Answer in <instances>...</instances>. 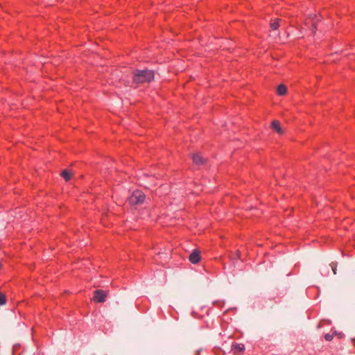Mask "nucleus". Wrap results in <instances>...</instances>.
Segmentation results:
<instances>
[{"mask_svg": "<svg viewBox=\"0 0 355 355\" xmlns=\"http://www.w3.org/2000/svg\"><path fill=\"white\" fill-rule=\"evenodd\" d=\"M235 257H236V258H240V253H239V252H236V254H235Z\"/></svg>", "mask_w": 355, "mask_h": 355, "instance_id": "15", "label": "nucleus"}, {"mask_svg": "<svg viewBox=\"0 0 355 355\" xmlns=\"http://www.w3.org/2000/svg\"><path fill=\"white\" fill-rule=\"evenodd\" d=\"M330 266H331V269H332L333 273H334V275H336V270H337V269H336V267H337L336 263H331L330 264Z\"/></svg>", "mask_w": 355, "mask_h": 355, "instance_id": "12", "label": "nucleus"}, {"mask_svg": "<svg viewBox=\"0 0 355 355\" xmlns=\"http://www.w3.org/2000/svg\"><path fill=\"white\" fill-rule=\"evenodd\" d=\"M235 257H236V258H240V253H239V252H236V254H235Z\"/></svg>", "mask_w": 355, "mask_h": 355, "instance_id": "14", "label": "nucleus"}, {"mask_svg": "<svg viewBox=\"0 0 355 355\" xmlns=\"http://www.w3.org/2000/svg\"><path fill=\"white\" fill-rule=\"evenodd\" d=\"M232 349L234 351V353L241 352L245 349V347L243 344H234L232 345Z\"/></svg>", "mask_w": 355, "mask_h": 355, "instance_id": "8", "label": "nucleus"}, {"mask_svg": "<svg viewBox=\"0 0 355 355\" xmlns=\"http://www.w3.org/2000/svg\"><path fill=\"white\" fill-rule=\"evenodd\" d=\"M277 92L279 95L283 96L286 94V92H287L286 87L284 85H279L277 87Z\"/></svg>", "mask_w": 355, "mask_h": 355, "instance_id": "9", "label": "nucleus"}, {"mask_svg": "<svg viewBox=\"0 0 355 355\" xmlns=\"http://www.w3.org/2000/svg\"><path fill=\"white\" fill-rule=\"evenodd\" d=\"M191 158L196 165H204L206 163V159L199 154H193Z\"/></svg>", "mask_w": 355, "mask_h": 355, "instance_id": "5", "label": "nucleus"}, {"mask_svg": "<svg viewBox=\"0 0 355 355\" xmlns=\"http://www.w3.org/2000/svg\"><path fill=\"white\" fill-rule=\"evenodd\" d=\"M271 128L279 135H282L284 132L278 121H273L271 123Z\"/></svg>", "mask_w": 355, "mask_h": 355, "instance_id": "6", "label": "nucleus"}, {"mask_svg": "<svg viewBox=\"0 0 355 355\" xmlns=\"http://www.w3.org/2000/svg\"><path fill=\"white\" fill-rule=\"evenodd\" d=\"M6 295L2 293H0V306H3L6 304Z\"/></svg>", "mask_w": 355, "mask_h": 355, "instance_id": "11", "label": "nucleus"}, {"mask_svg": "<svg viewBox=\"0 0 355 355\" xmlns=\"http://www.w3.org/2000/svg\"><path fill=\"white\" fill-rule=\"evenodd\" d=\"M189 259L192 263H198L200 260V252L197 250H194L189 255Z\"/></svg>", "mask_w": 355, "mask_h": 355, "instance_id": "4", "label": "nucleus"}, {"mask_svg": "<svg viewBox=\"0 0 355 355\" xmlns=\"http://www.w3.org/2000/svg\"><path fill=\"white\" fill-rule=\"evenodd\" d=\"M60 175L66 181H69L71 178L73 173L71 171L65 169L61 172Z\"/></svg>", "mask_w": 355, "mask_h": 355, "instance_id": "7", "label": "nucleus"}, {"mask_svg": "<svg viewBox=\"0 0 355 355\" xmlns=\"http://www.w3.org/2000/svg\"><path fill=\"white\" fill-rule=\"evenodd\" d=\"M145 195L141 191H134L129 198V202L132 205H140L144 202Z\"/></svg>", "mask_w": 355, "mask_h": 355, "instance_id": "2", "label": "nucleus"}, {"mask_svg": "<svg viewBox=\"0 0 355 355\" xmlns=\"http://www.w3.org/2000/svg\"><path fill=\"white\" fill-rule=\"evenodd\" d=\"M155 77V73L153 70L145 69H136L133 72L132 80L136 84H144L151 82Z\"/></svg>", "mask_w": 355, "mask_h": 355, "instance_id": "1", "label": "nucleus"}, {"mask_svg": "<svg viewBox=\"0 0 355 355\" xmlns=\"http://www.w3.org/2000/svg\"><path fill=\"white\" fill-rule=\"evenodd\" d=\"M107 293L103 290H96L94 291V295L93 300L96 302L101 303L105 301Z\"/></svg>", "mask_w": 355, "mask_h": 355, "instance_id": "3", "label": "nucleus"}, {"mask_svg": "<svg viewBox=\"0 0 355 355\" xmlns=\"http://www.w3.org/2000/svg\"><path fill=\"white\" fill-rule=\"evenodd\" d=\"M324 338L327 340L328 341H331L332 339H333V335L332 334H327L325 336H324Z\"/></svg>", "mask_w": 355, "mask_h": 355, "instance_id": "13", "label": "nucleus"}, {"mask_svg": "<svg viewBox=\"0 0 355 355\" xmlns=\"http://www.w3.org/2000/svg\"><path fill=\"white\" fill-rule=\"evenodd\" d=\"M280 21H282L281 19H276L274 22L270 23V27L272 30H277L280 26Z\"/></svg>", "mask_w": 355, "mask_h": 355, "instance_id": "10", "label": "nucleus"}, {"mask_svg": "<svg viewBox=\"0 0 355 355\" xmlns=\"http://www.w3.org/2000/svg\"><path fill=\"white\" fill-rule=\"evenodd\" d=\"M315 30H316V26H315V25H313V31H312L313 33H315Z\"/></svg>", "mask_w": 355, "mask_h": 355, "instance_id": "16", "label": "nucleus"}]
</instances>
